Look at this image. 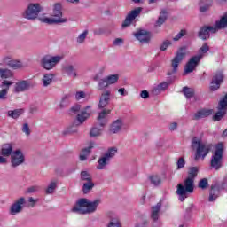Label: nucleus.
I'll list each match as a JSON object with an SVG mask.
<instances>
[{
  "label": "nucleus",
  "mask_w": 227,
  "mask_h": 227,
  "mask_svg": "<svg viewBox=\"0 0 227 227\" xmlns=\"http://www.w3.org/2000/svg\"><path fill=\"white\" fill-rule=\"evenodd\" d=\"M183 36H185V30H181L174 38V42H178V40H180V38H182Z\"/></svg>",
  "instance_id": "6e6d98bb"
},
{
  "label": "nucleus",
  "mask_w": 227,
  "mask_h": 227,
  "mask_svg": "<svg viewBox=\"0 0 227 227\" xmlns=\"http://www.w3.org/2000/svg\"><path fill=\"white\" fill-rule=\"evenodd\" d=\"M38 191V186H32L28 188V192H36Z\"/></svg>",
  "instance_id": "69168bd1"
},
{
  "label": "nucleus",
  "mask_w": 227,
  "mask_h": 227,
  "mask_svg": "<svg viewBox=\"0 0 227 227\" xmlns=\"http://www.w3.org/2000/svg\"><path fill=\"white\" fill-rule=\"evenodd\" d=\"M140 97L142 98H148V97H150V93L147 92V90H143L141 93H140Z\"/></svg>",
  "instance_id": "0e129e2a"
},
{
  "label": "nucleus",
  "mask_w": 227,
  "mask_h": 227,
  "mask_svg": "<svg viewBox=\"0 0 227 227\" xmlns=\"http://www.w3.org/2000/svg\"><path fill=\"white\" fill-rule=\"evenodd\" d=\"M62 74H64L67 77H70L71 79H77V77H79L77 70H75V67L72 64H67L63 66Z\"/></svg>",
  "instance_id": "a211bd4d"
},
{
  "label": "nucleus",
  "mask_w": 227,
  "mask_h": 227,
  "mask_svg": "<svg viewBox=\"0 0 227 227\" xmlns=\"http://www.w3.org/2000/svg\"><path fill=\"white\" fill-rule=\"evenodd\" d=\"M168 19V11L167 10H162L160 13V16L155 22V27H160L164 22H166V20Z\"/></svg>",
  "instance_id": "393cba45"
},
{
  "label": "nucleus",
  "mask_w": 227,
  "mask_h": 227,
  "mask_svg": "<svg viewBox=\"0 0 227 227\" xmlns=\"http://www.w3.org/2000/svg\"><path fill=\"white\" fill-rule=\"evenodd\" d=\"M196 176H198V168L192 167L190 168L184 183L177 184L176 194L181 201H184L188 194L194 192V178Z\"/></svg>",
  "instance_id": "f257e3e1"
},
{
  "label": "nucleus",
  "mask_w": 227,
  "mask_h": 227,
  "mask_svg": "<svg viewBox=\"0 0 227 227\" xmlns=\"http://www.w3.org/2000/svg\"><path fill=\"white\" fill-rule=\"evenodd\" d=\"M91 116V106H87L82 112L77 115V121L80 124L84 123Z\"/></svg>",
  "instance_id": "4be33fe9"
},
{
  "label": "nucleus",
  "mask_w": 227,
  "mask_h": 227,
  "mask_svg": "<svg viewBox=\"0 0 227 227\" xmlns=\"http://www.w3.org/2000/svg\"><path fill=\"white\" fill-rule=\"evenodd\" d=\"M88 98V93H86L83 90H78L74 93V99L77 102H80V100H84V98Z\"/></svg>",
  "instance_id": "a19ab883"
},
{
  "label": "nucleus",
  "mask_w": 227,
  "mask_h": 227,
  "mask_svg": "<svg viewBox=\"0 0 227 227\" xmlns=\"http://www.w3.org/2000/svg\"><path fill=\"white\" fill-rule=\"evenodd\" d=\"M192 148L195 150V160H205V157L210 153L212 144L203 142L200 137H193L192 140Z\"/></svg>",
  "instance_id": "7ed1b4c3"
},
{
  "label": "nucleus",
  "mask_w": 227,
  "mask_h": 227,
  "mask_svg": "<svg viewBox=\"0 0 227 227\" xmlns=\"http://www.w3.org/2000/svg\"><path fill=\"white\" fill-rule=\"evenodd\" d=\"M187 54V51L185 50V48H181L176 57L174 58V59L172 60V68L174 70V72H176V70L178 69V65H180V63H182L184 58H185Z\"/></svg>",
  "instance_id": "4468645a"
},
{
  "label": "nucleus",
  "mask_w": 227,
  "mask_h": 227,
  "mask_svg": "<svg viewBox=\"0 0 227 227\" xmlns=\"http://www.w3.org/2000/svg\"><path fill=\"white\" fill-rule=\"evenodd\" d=\"M171 45H173V42H171L170 40L166 39L160 45V51L161 52H165V51H168V48L171 47Z\"/></svg>",
  "instance_id": "c03bdc74"
},
{
  "label": "nucleus",
  "mask_w": 227,
  "mask_h": 227,
  "mask_svg": "<svg viewBox=\"0 0 227 227\" xmlns=\"http://www.w3.org/2000/svg\"><path fill=\"white\" fill-rule=\"evenodd\" d=\"M169 130H171V132L176 130V129H178V123L176 122H171L168 126Z\"/></svg>",
  "instance_id": "052dcab7"
},
{
  "label": "nucleus",
  "mask_w": 227,
  "mask_h": 227,
  "mask_svg": "<svg viewBox=\"0 0 227 227\" xmlns=\"http://www.w3.org/2000/svg\"><path fill=\"white\" fill-rule=\"evenodd\" d=\"M24 205H26V198L20 197L14 200V202L9 207V215H19L22 210H24Z\"/></svg>",
  "instance_id": "6e6552de"
},
{
  "label": "nucleus",
  "mask_w": 227,
  "mask_h": 227,
  "mask_svg": "<svg viewBox=\"0 0 227 227\" xmlns=\"http://www.w3.org/2000/svg\"><path fill=\"white\" fill-rule=\"evenodd\" d=\"M133 36H135L136 40L140 43H150V41L152 40V34L145 29L137 30L133 33Z\"/></svg>",
  "instance_id": "9b49d317"
},
{
  "label": "nucleus",
  "mask_w": 227,
  "mask_h": 227,
  "mask_svg": "<svg viewBox=\"0 0 227 227\" xmlns=\"http://www.w3.org/2000/svg\"><path fill=\"white\" fill-rule=\"evenodd\" d=\"M63 7L61 4H55L53 5V12L51 14L52 18L49 17H41L39 20L43 22L44 24H65L68 22V20L63 17Z\"/></svg>",
  "instance_id": "20e7f679"
},
{
  "label": "nucleus",
  "mask_w": 227,
  "mask_h": 227,
  "mask_svg": "<svg viewBox=\"0 0 227 227\" xmlns=\"http://www.w3.org/2000/svg\"><path fill=\"white\" fill-rule=\"evenodd\" d=\"M31 88V81L29 80H20L15 82L13 91L14 93H24Z\"/></svg>",
  "instance_id": "ddd939ff"
},
{
  "label": "nucleus",
  "mask_w": 227,
  "mask_h": 227,
  "mask_svg": "<svg viewBox=\"0 0 227 227\" xmlns=\"http://www.w3.org/2000/svg\"><path fill=\"white\" fill-rule=\"evenodd\" d=\"M71 111L73 113H79V111H81V105H74L72 106Z\"/></svg>",
  "instance_id": "e2e57ef3"
},
{
  "label": "nucleus",
  "mask_w": 227,
  "mask_h": 227,
  "mask_svg": "<svg viewBox=\"0 0 227 227\" xmlns=\"http://www.w3.org/2000/svg\"><path fill=\"white\" fill-rule=\"evenodd\" d=\"M24 113V109H15V110H9L7 112V116L9 118H12L13 120H17L20 114Z\"/></svg>",
  "instance_id": "72a5a7b5"
},
{
  "label": "nucleus",
  "mask_w": 227,
  "mask_h": 227,
  "mask_svg": "<svg viewBox=\"0 0 227 227\" xmlns=\"http://www.w3.org/2000/svg\"><path fill=\"white\" fill-rule=\"evenodd\" d=\"M24 160H26V156H24V153L20 149L13 151L11 154V164L12 168H17V166L24 164Z\"/></svg>",
  "instance_id": "1a4fd4ad"
},
{
  "label": "nucleus",
  "mask_w": 227,
  "mask_h": 227,
  "mask_svg": "<svg viewBox=\"0 0 227 227\" xmlns=\"http://www.w3.org/2000/svg\"><path fill=\"white\" fill-rule=\"evenodd\" d=\"M200 61H201L200 57H197V56L192 57L185 65L184 74H191L193 71H195L198 65H200Z\"/></svg>",
  "instance_id": "2eb2a0df"
},
{
  "label": "nucleus",
  "mask_w": 227,
  "mask_h": 227,
  "mask_svg": "<svg viewBox=\"0 0 227 227\" xmlns=\"http://www.w3.org/2000/svg\"><path fill=\"white\" fill-rule=\"evenodd\" d=\"M102 132H104V129L99 128L98 126H94L90 129V136L91 137H100Z\"/></svg>",
  "instance_id": "2f4dec72"
},
{
  "label": "nucleus",
  "mask_w": 227,
  "mask_h": 227,
  "mask_svg": "<svg viewBox=\"0 0 227 227\" xmlns=\"http://www.w3.org/2000/svg\"><path fill=\"white\" fill-rule=\"evenodd\" d=\"M95 187V184H93V181H87L85 184H83L82 191L84 194H88L91 189Z\"/></svg>",
  "instance_id": "79ce46f5"
},
{
  "label": "nucleus",
  "mask_w": 227,
  "mask_h": 227,
  "mask_svg": "<svg viewBox=\"0 0 227 227\" xmlns=\"http://www.w3.org/2000/svg\"><path fill=\"white\" fill-rule=\"evenodd\" d=\"M1 79H12L13 78V72L8 68L3 70L0 74Z\"/></svg>",
  "instance_id": "37998d69"
},
{
  "label": "nucleus",
  "mask_w": 227,
  "mask_h": 227,
  "mask_svg": "<svg viewBox=\"0 0 227 227\" xmlns=\"http://www.w3.org/2000/svg\"><path fill=\"white\" fill-rule=\"evenodd\" d=\"M210 6H212V1H209V3L207 4L206 5H203V4H200V12H207V10L210 8Z\"/></svg>",
  "instance_id": "13d9d810"
},
{
  "label": "nucleus",
  "mask_w": 227,
  "mask_h": 227,
  "mask_svg": "<svg viewBox=\"0 0 227 227\" xmlns=\"http://www.w3.org/2000/svg\"><path fill=\"white\" fill-rule=\"evenodd\" d=\"M169 88V83L168 82H161L158 84L156 87L153 88V91L155 95H159V93H162V91H166Z\"/></svg>",
  "instance_id": "c85d7f7f"
},
{
  "label": "nucleus",
  "mask_w": 227,
  "mask_h": 227,
  "mask_svg": "<svg viewBox=\"0 0 227 227\" xmlns=\"http://www.w3.org/2000/svg\"><path fill=\"white\" fill-rule=\"evenodd\" d=\"M67 3H73V4H77L79 3L80 0H67Z\"/></svg>",
  "instance_id": "774afa93"
},
{
  "label": "nucleus",
  "mask_w": 227,
  "mask_h": 227,
  "mask_svg": "<svg viewBox=\"0 0 227 227\" xmlns=\"http://www.w3.org/2000/svg\"><path fill=\"white\" fill-rule=\"evenodd\" d=\"M118 93L119 95H121V97H127V95H129V91H127V90H125V88H120L118 90Z\"/></svg>",
  "instance_id": "bf43d9fd"
},
{
  "label": "nucleus",
  "mask_w": 227,
  "mask_h": 227,
  "mask_svg": "<svg viewBox=\"0 0 227 227\" xmlns=\"http://www.w3.org/2000/svg\"><path fill=\"white\" fill-rule=\"evenodd\" d=\"M107 114H111V110L103 109L97 117L98 125L99 127H106L107 125Z\"/></svg>",
  "instance_id": "412c9836"
},
{
  "label": "nucleus",
  "mask_w": 227,
  "mask_h": 227,
  "mask_svg": "<svg viewBox=\"0 0 227 227\" xmlns=\"http://www.w3.org/2000/svg\"><path fill=\"white\" fill-rule=\"evenodd\" d=\"M111 100V90H106L101 93L99 98L98 108L104 109V107H107L109 105V101Z\"/></svg>",
  "instance_id": "aec40b11"
},
{
  "label": "nucleus",
  "mask_w": 227,
  "mask_h": 227,
  "mask_svg": "<svg viewBox=\"0 0 227 227\" xmlns=\"http://www.w3.org/2000/svg\"><path fill=\"white\" fill-rule=\"evenodd\" d=\"M9 67H10V68H12V70H20V68H22L24 67V64H22V61H20V60L12 59Z\"/></svg>",
  "instance_id": "4c0bfd02"
},
{
  "label": "nucleus",
  "mask_w": 227,
  "mask_h": 227,
  "mask_svg": "<svg viewBox=\"0 0 227 227\" xmlns=\"http://www.w3.org/2000/svg\"><path fill=\"white\" fill-rule=\"evenodd\" d=\"M89 32L88 30H84L82 33H81L77 38L76 43H84L86 42V38L88 37Z\"/></svg>",
  "instance_id": "a18cd8bd"
},
{
  "label": "nucleus",
  "mask_w": 227,
  "mask_h": 227,
  "mask_svg": "<svg viewBox=\"0 0 227 227\" xmlns=\"http://www.w3.org/2000/svg\"><path fill=\"white\" fill-rule=\"evenodd\" d=\"M57 187H58V180L51 181L45 189V193L46 194H54Z\"/></svg>",
  "instance_id": "7c9ffc66"
},
{
  "label": "nucleus",
  "mask_w": 227,
  "mask_h": 227,
  "mask_svg": "<svg viewBox=\"0 0 227 227\" xmlns=\"http://www.w3.org/2000/svg\"><path fill=\"white\" fill-rule=\"evenodd\" d=\"M149 180L151 182V184H153V185H160V176H151L149 177Z\"/></svg>",
  "instance_id": "8fccbe9b"
},
{
  "label": "nucleus",
  "mask_w": 227,
  "mask_h": 227,
  "mask_svg": "<svg viewBox=\"0 0 227 227\" xmlns=\"http://www.w3.org/2000/svg\"><path fill=\"white\" fill-rule=\"evenodd\" d=\"M224 152V144L220 142L215 145V151L211 157V168L217 171L223 167V153Z\"/></svg>",
  "instance_id": "39448f33"
},
{
  "label": "nucleus",
  "mask_w": 227,
  "mask_h": 227,
  "mask_svg": "<svg viewBox=\"0 0 227 227\" xmlns=\"http://www.w3.org/2000/svg\"><path fill=\"white\" fill-rule=\"evenodd\" d=\"M13 153V145L12 144H5L2 146L0 154V164H6L8 158Z\"/></svg>",
  "instance_id": "f8f14e48"
},
{
  "label": "nucleus",
  "mask_w": 227,
  "mask_h": 227,
  "mask_svg": "<svg viewBox=\"0 0 227 227\" xmlns=\"http://www.w3.org/2000/svg\"><path fill=\"white\" fill-rule=\"evenodd\" d=\"M28 202L30 203L29 207H35V205H36V203L38 202V199H34L33 197H30L28 199Z\"/></svg>",
  "instance_id": "680f3d73"
},
{
  "label": "nucleus",
  "mask_w": 227,
  "mask_h": 227,
  "mask_svg": "<svg viewBox=\"0 0 227 227\" xmlns=\"http://www.w3.org/2000/svg\"><path fill=\"white\" fill-rule=\"evenodd\" d=\"M118 153V147H110L104 154L105 157L111 160Z\"/></svg>",
  "instance_id": "e433bc0d"
},
{
  "label": "nucleus",
  "mask_w": 227,
  "mask_h": 227,
  "mask_svg": "<svg viewBox=\"0 0 227 227\" xmlns=\"http://www.w3.org/2000/svg\"><path fill=\"white\" fill-rule=\"evenodd\" d=\"M142 10L143 9L141 7H137V8L134 9L133 11H130L121 24L122 29L129 27V26H130V24H132V22H134V20H136L137 17H139Z\"/></svg>",
  "instance_id": "9d476101"
},
{
  "label": "nucleus",
  "mask_w": 227,
  "mask_h": 227,
  "mask_svg": "<svg viewBox=\"0 0 227 227\" xmlns=\"http://www.w3.org/2000/svg\"><path fill=\"white\" fill-rule=\"evenodd\" d=\"M110 160L103 155L98 161L97 169H106V166H107Z\"/></svg>",
  "instance_id": "473e14b6"
},
{
  "label": "nucleus",
  "mask_w": 227,
  "mask_h": 227,
  "mask_svg": "<svg viewBox=\"0 0 227 227\" xmlns=\"http://www.w3.org/2000/svg\"><path fill=\"white\" fill-rule=\"evenodd\" d=\"M13 84V82L8 81V80H4L1 82L0 85V100H6L8 98V92L10 91V87Z\"/></svg>",
  "instance_id": "f3484780"
},
{
  "label": "nucleus",
  "mask_w": 227,
  "mask_h": 227,
  "mask_svg": "<svg viewBox=\"0 0 227 227\" xmlns=\"http://www.w3.org/2000/svg\"><path fill=\"white\" fill-rule=\"evenodd\" d=\"M106 88H109V83H108L106 78L105 77L98 81V90H99V91H104V90H106Z\"/></svg>",
  "instance_id": "58836bf2"
},
{
  "label": "nucleus",
  "mask_w": 227,
  "mask_h": 227,
  "mask_svg": "<svg viewBox=\"0 0 227 227\" xmlns=\"http://www.w3.org/2000/svg\"><path fill=\"white\" fill-rule=\"evenodd\" d=\"M200 189H207L208 187V179L203 178L199 182Z\"/></svg>",
  "instance_id": "3c124183"
},
{
  "label": "nucleus",
  "mask_w": 227,
  "mask_h": 227,
  "mask_svg": "<svg viewBox=\"0 0 227 227\" xmlns=\"http://www.w3.org/2000/svg\"><path fill=\"white\" fill-rule=\"evenodd\" d=\"M78 132L77 127L69 126L62 131L63 136H68L69 134H76Z\"/></svg>",
  "instance_id": "49530a36"
},
{
  "label": "nucleus",
  "mask_w": 227,
  "mask_h": 227,
  "mask_svg": "<svg viewBox=\"0 0 227 227\" xmlns=\"http://www.w3.org/2000/svg\"><path fill=\"white\" fill-rule=\"evenodd\" d=\"M219 186L217 184H215L211 187V191L209 193V201H215L217 198H219Z\"/></svg>",
  "instance_id": "a878e982"
},
{
  "label": "nucleus",
  "mask_w": 227,
  "mask_h": 227,
  "mask_svg": "<svg viewBox=\"0 0 227 227\" xmlns=\"http://www.w3.org/2000/svg\"><path fill=\"white\" fill-rule=\"evenodd\" d=\"M53 80H54L53 74H45L42 79L43 86L44 88H47V86H51V84H52Z\"/></svg>",
  "instance_id": "bb28decb"
},
{
  "label": "nucleus",
  "mask_w": 227,
  "mask_h": 227,
  "mask_svg": "<svg viewBox=\"0 0 227 227\" xmlns=\"http://www.w3.org/2000/svg\"><path fill=\"white\" fill-rule=\"evenodd\" d=\"M176 169H183V168H185V160L184 158H179L176 162Z\"/></svg>",
  "instance_id": "864d4df0"
},
{
  "label": "nucleus",
  "mask_w": 227,
  "mask_h": 227,
  "mask_svg": "<svg viewBox=\"0 0 227 227\" xmlns=\"http://www.w3.org/2000/svg\"><path fill=\"white\" fill-rule=\"evenodd\" d=\"M212 113H214V110L212 109H208V108L200 109L194 114V119L201 120V118H207V116H210Z\"/></svg>",
  "instance_id": "5701e85b"
},
{
  "label": "nucleus",
  "mask_w": 227,
  "mask_h": 227,
  "mask_svg": "<svg viewBox=\"0 0 227 227\" xmlns=\"http://www.w3.org/2000/svg\"><path fill=\"white\" fill-rule=\"evenodd\" d=\"M160 203H157L156 206H153L152 208V219L153 221H157L159 219V214L160 212Z\"/></svg>",
  "instance_id": "c9c22d12"
},
{
  "label": "nucleus",
  "mask_w": 227,
  "mask_h": 227,
  "mask_svg": "<svg viewBox=\"0 0 227 227\" xmlns=\"http://www.w3.org/2000/svg\"><path fill=\"white\" fill-rule=\"evenodd\" d=\"M223 79H224V75L223 73H218L213 76V80L210 84V90L212 91H217L219 88H221V84L223 83Z\"/></svg>",
  "instance_id": "6ab92c4d"
},
{
  "label": "nucleus",
  "mask_w": 227,
  "mask_h": 227,
  "mask_svg": "<svg viewBox=\"0 0 227 227\" xmlns=\"http://www.w3.org/2000/svg\"><path fill=\"white\" fill-rule=\"evenodd\" d=\"M12 59H13V58L12 56L6 55V56L3 57L2 61H3V63H4V65H7V67H10Z\"/></svg>",
  "instance_id": "603ef678"
},
{
  "label": "nucleus",
  "mask_w": 227,
  "mask_h": 227,
  "mask_svg": "<svg viewBox=\"0 0 227 227\" xmlns=\"http://www.w3.org/2000/svg\"><path fill=\"white\" fill-rule=\"evenodd\" d=\"M63 61L62 55L51 56L46 55L41 60V66L44 70H52L56 65L61 63Z\"/></svg>",
  "instance_id": "423d86ee"
},
{
  "label": "nucleus",
  "mask_w": 227,
  "mask_h": 227,
  "mask_svg": "<svg viewBox=\"0 0 227 227\" xmlns=\"http://www.w3.org/2000/svg\"><path fill=\"white\" fill-rule=\"evenodd\" d=\"M70 98H72L71 93L63 95V97L60 100V103H59L60 109H63L64 107H67V106H70Z\"/></svg>",
  "instance_id": "cd10ccee"
},
{
  "label": "nucleus",
  "mask_w": 227,
  "mask_h": 227,
  "mask_svg": "<svg viewBox=\"0 0 227 227\" xmlns=\"http://www.w3.org/2000/svg\"><path fill=\"white\" fill-rule=\"evenodd\" d=\"M218 4H226L227 0H215Z\"/></svg>",
  "instance_id": "338daca9"
},
{
  "label": "nucleus",
  "mask_w": 227,
  "mask_h": 227,
  "mask_svg": "<svg viewBox=\"0 0 227 227\" xmlns=\"http://www.w3.org/2000/svg\"><path fill=\"white\" fill-rule=\"evenodd\" d=\"M126 127L122 119H117L110 125V132L112 134H119L121 130H125Z\"/></svg>",
  "instance_id": "dca6fc26"
},
{
  "label": "nucleus",
  "mask_w": 227,
  "mask_h": 227,
  "mask_svg": "<svg viewBox=\"0 0 227 227\" xmlns=\"http://www.w3.org/2000/svg\"><path fill=\"white\" fill-rule=\"evenodd\" d=\"M210 48L208 47V44L204 43L199 50V53L195 55L197 58H200V59H203V57L208 52Z\"/></svg>",
  "instance_id": "f704fd0d"
},
{
  "label": "nucleus",
  "mask_w": 227,
  "mask_h": 227,
  "mask_svg": "<svg viewBox=\"0 0 227 227\" xmlns=\"http://www.w3.org/2000/svg\"><path fill=\"white\" fill-rule=\"evenodd\" d=\"M42 12V6L40 4H30L23 13V17L28 20H35L37 19Z\"/></svg>",
  "instance_id": "0eeeda50"
},
{
  "label": "nucleus",
  "mask_w": 227,
  "mask_h": 227,
  "mask_svg": "<svg viewBox=\"0 0 227 227\" xmlns=\"http://www.w3.org/2000/svg\"><path fill=\"white\" fill-rule=\"evenodd\" d=\"M123 38H115L114 40V45H115V47H120L121 45H123Z\"/></svg>",
  "instance_id": "4d7b16f0"
},
{
  "label": "nucleus",
  "mask_w": 227,
  "mask_h": 227,
  "mask_svg": "<svg viewBox=\"0 0 227 227\" xmlns=\"http://www.w3.org/2000/svg\"><path fill=\"white\" fill-rule=\"evenodd\" d=\"M81 180L83 182H90L91 181V175L88 173V171H82L81 173Z\"/></svg>",
  "instance_id": "09e8293b"
},
{
  "label": "nucleus",
  "mask_w": 227,
  "mask_h": 227,
  "mask_svg": "<svg viewBox=\"0 0 227 227\" xmlns=\"http://www.w3.org/2000/svg\"><path fill=\"white\" fill-rule=\"evenodd\" d=\"M183 93L186 98H192V97H194V89L184 87L183 89Z\"/></svg>",
  "instance_id": "de8ad7c7"
},
{
  "label": "nucleus",
  "mask_w": 227,
  "mask_h": 227,
  "mask_svg": "<svg viewBox=\"0 0 227 227\" xmlns=\"http://www.w3.org/2000/svg\"><path fill=\"white\" fill-rule=\"evenodd\" d=\"M22 132L27 136H31V129H29V124L28 123L23 124Z\"/></svg>",
  "instance_id": "5fc2aeb1"
},
{
  "label": "nucleus",
  "mask_w": 227,
  "mask_h": 227,
  "mask_svg": "<svg viewBox=\"0 0 227 227\" xmlns=\"http://www.w3.org/2000/svg\"><path fill=\"white\" fill-rule=\"evenodd\" d=\"M100 203H102L100 199H96L91 201L88 199H80L72 207L71 212L82 215L94 214V212H97V208Z\"/></svg>",
  "instance_id": "f03ea898"
},
{
  "label": "nucleus",
  "mask_w": 227,
  "mask_h": 227,
  "mask_svg": "<svg viewBox=\"0 0 227 227\" xmlns=\"http://www.w3.org/2000/svg\"><path fill=\"white\" fill-rule=\"evenodd\" d=\"M105 78L106 79L109 86H111V84H116V82H118V80L120 79V74H110Z\"/></svg>",
  "instance_id": "ea45409f"
},
{
  "label": "nucleus",
  "mask_w": 227,
  "mask_h": 227,
  "mask_svg": "<svg viewBox=\"0 0 227 227\" xmlns=\"http://www.w3.org/2000/svg\"><path fill=\"white\" fill-rule=\"evenodd\" d=\"M107 227H121V221L120 220V216L114 215L110 217V222L108 223Z\"/></svg>",
  "instance_id": "c756f323"
},
{
  "label": "nucleus",
  "mask_w": 227,
  "mask_h": 227,
  "mask_svg": "<svg viewBox=\"0 0 227 227\" xmlns=\"http://www.w3.org/2000/svg\"><path fill=\"white\" fill-rule=\"evenodd\" d=\"M94 146V144L91 143L88 147L83 148L80 153V160L84 161L88 159V155L91 153V150Z\"/></svg>",
  "instance_id": "b1692460"
}]
</instances>
